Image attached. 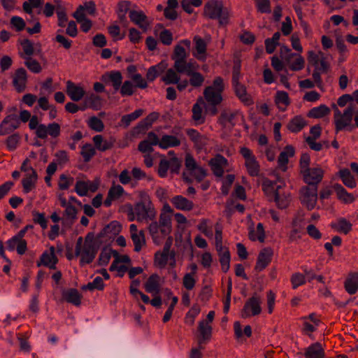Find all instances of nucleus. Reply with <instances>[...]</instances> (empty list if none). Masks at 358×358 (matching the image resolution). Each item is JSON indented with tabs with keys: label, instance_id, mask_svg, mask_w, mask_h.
<instances>
[{
	"label": "nucleus",
	"instance_id": "de8ad7c7",
	"mask_svg": "<svg viewBox=\"0 0 358 358\" xmlns=\"http://www.w3.org/2000/svg\"><path fill=\"white\" fill-rule=\"evenodd\" d=\"M301 220L298 219H294L292 222L293 229L291 230L289 239L290 241H296L297 240L301 238V234L303 230V226L300 224Z\"/></svg>",
	"mask_w": 358,
	"mask_h": 358
},
{
	"label": "nucleus",
	"instance_id": "052dcab7",
	"mask_svg": "<svg viewBox=\"0 0 358 358\" xmlns=\"http://www.w3.org/2000/svg\"><path fill=\"white\" fill-rule=\"evenodd\" d=\"M87 125L91 129L96 132H101L104 129V124L102 120L95 116L91 117L88 120Z\"/></svg>",
	"mask_w": 358,
	"mask_h": 358
},
{
	"label": "nucleus",
	"instance_id": "c85d7f7f",
	"mask_svg": "<svg viewBox=\"0 0 358 358\" xmlns=\"http://www.w3.org/2000/svg\"><path fill=\"white\" fill-rule=\"evenodd\" d=\"M6 246L8 250L10 251L16 249L17 252L20 255L24 254L27 249V241L18 239L15 236L6 242Z\"/></svg>",
	"mask_w": 358,
	"mask_h": 358
},
{
	"label": "nucleus",
	"instance_id": "e433bc0d",
	"mask_svg": "<svg viewBox=\"0 0 358 358\" xmlns=\"http://www.w3.org/2000/svg\"><path fill=\"white\" fill-rule=\"evenodd\" d=\"M198 330L200 333L201 339L199 343L201 344L203 341H209L212 334V327L207 321H201L199 323Z\"/></svg>",
	"mask_w": 358,
	"mask_h": 358
},
{
	"label": "nucleus",
	"instance_id": "7ed1b4c3",
	"mask_svg": "<svg viewBox=\"0 0 358 358\" xmlns=\"http://www.w3.org/2000/svg\"><path fill=\"white\" fill-rule=\"evenodd\" d=\"M203 15L211 20H218L221 25L228 23L229 13L219 0H210L204 6Z\"/></svg>",
	"mask_w": 358,
	"mask_h": 358
},
{
	"label": "nucleus",
	"instance_id": "f3484780",
	"mask_svg": "<svg viewBox=\"0 0 358 358\" xmlns=\"http://www.w3.org/2000/svg\"><path fill=\"white\" fill-rule=\"evenodd\" d=\"M159 114L157 112L150 113L145 118L138 122L133 129L134 135L144 134L152 126V124L159 118Z\"/></svg>",
	"mask_w": 358,
	"mask_h": 358
},
{
	"label": "nucleus",
	"instance_id": "c03bdc74",
	"mask_svg": "<svg viewBox=\"0 0 358 358\" xmlns=\"http://www.w3.org/2000/svg\"><path fill=\"white\" fill-rule=\"evenodd\" d=\"M249 238L255 241L258 240L259 242L263 243L265 239V231L264 226L262 223H258L256 230L251 229L249 231Z\"/></svg>",
	"mask_w": 358,
	"mask_h": 358
},
{
	"label": "nucleus",
	"instance_id": "423d86ee",
	"mask_svg": "<svg viewBox=\"0 0 358 358\" xmlns=\"http://www.w3.org/2000/svg\"><path fill=\"white\" fill-rule=\"evenodd\" d=\"M299 199L308 210L313 209L317 200V187L316 185L302 187L299 190Z\"/></svg>",
	"mask_w": 358,
	"mask_h": 358
},
{
	"label": "nucleus",
	"instance_id": "bb28decb",
	"mask_svg": "<svg viewBox=\"0 0 358 358\" xmlns=\"http://www.w3.org/2000/svg\"><path fill=\"white\" fill-rule=\"evenodd\" d=\"M331 227L338 233L348 234L352 229V224L345 217H339L331 222Z\"/></svg>",
	"mask_w": 358,
	"mask_h": 358
},
{
	"label": "nucleus",
	"instance_id": "69168bd1",
	"mask_svg": "<svg viewBox=\"0 0 358 358\" xmlns=\"http://www.w3.org/2000/svg\"><path fill=\"white\" fill-rule=\"evenodd\" d=\"M20 141V136L17 133L9 136L6 141L7 148L10 151L15 150L17 148Z\"/></svg>",
	"mask_w": 358,
	"mask_h": 358
},
{
	"label": "nucleus",
	"instance_id": "338daca9",
	"mask_svg": "<svg viewBox=\"0 0 358 358\" xmlns=\"http://www.w3.org/2000/svg\"><path fill=\"white\" fill-rule=\"evenodd\" d=\"M170 255L162 252H157L155 255V263L159 268H164L168 263Z\"/></svg>",
	"mask_w": 358,
	"mask_h": 358
},
{
	"label": "nucleus",
	"instance_id": "6e6552de",
	"mask_svg": "<svg viewBox=\"0 0 358 358\" xmlns=\"http://www.w3.org/2000/svg\"><path fill=\"white\" fill-rule=\"evenodd\" d=\"M261 303V298L257 294H255L245 303L241 310V317L248 318L259 315L262 312Z\"/></svg>",
	"mask_w": 358,
	"mask_h": 358
},
{
	"label": "nucleus",
	"instance_id": "f03ea898",
	"mask_svg": "<svg viewBox=\"0 0 358 358\" xmlns=\"http://www.w3.org/2000/svg\"><path fill=\"white\" fill-rule=\"evenodd\" d=\"M134 208L138 222L148 223L155 219L157 212L150 196L145 193L142 194L141 201L134 205Z\"/></svg>",
	"mask_w": 358,
	"mask_h": 358
},
{
	"label": "nucleus",
	"instance_id": "864d4df0",
	"mask_svg": "<svg viewBox=\"0 0 358 358\" xmlns=\"http://www.w3.org/2000/svg\"><path fill=\"white\" fill-rule=\"evenodd\" d=\"M121 225L119 222L116 221L111 222L106 227L103 228L102 231L101 232V236L102 235H116L121 231Z\"/></svg>",
	"mask_w": 358,
	"mask_h": 358
},
{
	"label": "nucleus",
	"instance_id": "58836bf2",
	"mask_svg": "<svg viewBox=\"0 0 358 358\" xmlns=\"http://www.w3.org/2000/svg\"><path fill=\"white\" fill-rule=\"evenodd\" d=\"M166 68V64L164 62H160L155 66H150L146 73V79L152 82L155 78L162 73L164 71Z\"/></svg>",
	"mask_w": 358,
	"mask_h": 358
},
{
	"label": "nucleus",
	"instance_id": "20e7f679",
	"mask_svg": "<svg viewBox=\"0 0 358 358\" xmlns=\"http://www.w3.org/2000/svg\"><path fill=\"white\" fill-rule=\"evenodd\" d=\"M354 113L355 106L352 104L349 105L343 113L336 107L334 120L336 133L344 129L351 131L354 128L352 124Z\"/></svg>",
	"mask_w": 358,
	"mask_h": 358
},
{
	"label": "nucleus",
	"instance_id": "f704fd0d",
	"mask_svg": "<svg viewBox=\"0 0 358 358\" xmlns=\"http://www.w3.org/2000/svg\"><path fill=\"white\" fill-rule=\"evenodd\" d=\"M345 290L350 294H355L358 290V272L351 273L345 281Z\"/></svg>",
	"mask_w": 358,
	"mask_h": 358
},
{
	"label": "nucleus",
	"instance_id": "8fccbe9b",
	"mask_svg": "<svg viewBox=\"0 0 358 358\" xmlns=\"http://www.w3.org/2000/svg\"><path fill=\"white\" fill-rule=\"evenodd\" d=\"M339 175L343 184L346 187L350 188H354L356 187L355 180L348 169H345L341 170L339 171Z\"/></svg>",
	"mask_w": 358,
	"mask_h": 358
},
{
	"label": "nucleus",
	"instance_id": "6e6d98bb",
	"mask_svg": "<svg viewBox=\"0 0 358 358\" xmlns=\"http://www.w3.org/2000/svg\"><path fill=\"white\" fill-rule=\"evenodd\" d=\"M188 76H189V85L196 88L202 86L205 80L204 76L198 71H195Z\"/></svg>",
	"mask_w": 358,
	"mask_h": 358
},
{
	"label": "nucleus",
	"instance_id": "4d7b16f0",
	"mask_svg": "<svg viewBox=\"0 0 358 358\" xmlns=\"http://www.w3.org/2000/svg\"><path fill=\"white\" fill-rule=\"evenodd\" d=\"M143 113V109H138L134 111L133 113L123 115L121 118V122L125 127H128L131 122L138 119L140 116H141Z\"/></svg>",
	"mask_w": 358,
	"mask_h": 358
},
{
	"label": "nucleus",
	"instance_id": "79ce46f5",
	"mask_svg": "<svg viewBox=\"0 0 358 358\" xmlns=\"http://www.w3.org/2000/svg\"><path fill=\"white\" fill-rule=\"evenodd\" d=\"M306 125V121L301 116L292 118L287 124L288 129L292 132H299Z\"/></svg>",
	"mask_w": 358,
	"mask_h": 358
},
{
	"label": "nucleus",
	"instance_id": "a878e982",
	"mask_svg": "<svg viewBox=\"0 0 358 358\" xmlns=\"http://www.w3.org/2000/svg\"><path fill=\"white\" fill-rule=\"evenodd\" d=\"M57 263V258L55 253V248L50 247V252H45L41 257L40 262H37V266H41V264L49 267L50 268H55Z\"/></svg>",
	"mask_w": 358,
	"mask_h": 358
},
{
	"label": "nucleus",
	"instance_id": "cd10ccee",
	"mask_svg": "<svg viewBox=\"0 0 358 358\" xmlns=\"http://www.w3.org/2000/svg\"><path fill=\"white\" fill-rule=\"evenodd\" d=\"M62 298L66 302L78 306L81 303L82 295L74 288L64 289L62 291Z\"/></svg>",
	"mask_w": 358,
	"mask_h": 358
},
{
	"label": "nucleus",
	"instance_id": "37998d69",
	"mask_svg": "<svg viewBox=\"0 0 358 358\" xmlns=\"http://www.w3.org/2000/svg\"><path fill=\"white\" fill-rule=\"evenodd\" d=\"M186 134L190 138V140L194 142V143L198 146H202L206 144V138L201 135L198 131L194 129H187L186 130Z\"/></svg>",
	"mask_w": 358,
	"mask_h": 358
},
{
	"label": "nucleus",
	"instance_id": "4468645a",
	"mask_svg": "<svg viewBox=\"0 0 358 358\" xmlns=\"http://www.w3.org/2000/svg\"><path fill=\"white\" fill-rule=\"evenodd\" d=\"M61 127L57 122L50 123L48 125L41 124L36 132V136L41 139H45L48 136L57 138L60 135Z\"/></svg>",
	"mask_w": 358,
	"mask_h": 358
},
{
	"label": "nucleus",
	"instance_id": "bf43d9fd",
	"mask_svg": "<svg viewBox=\"0 0 358 358\" xmlns=\"http://www.w3.org/2000/svg\"><path fill=\"white\" fill-rule=\"evenodd\" d=\"M20 45L22 48L23 52L20 54L24 57H31L34 54V48L32 42L29 39H24L20 41Z\"/></svg>",
	"mask_w": 358,
	"mask_h": 358
},
{
	"label": "nucleus",
	"instance_id": "412c9836",
	"mask_svg": "<svg viewBox=\"0 0 358 358\" xmlns=\"http://www.w3.org/2000/svg\"><path fill=\"white\" fill-rule=\"evenodd\" d=\"M129 17L132 22L138 26L143 31H146L148 29L150 23L143 11L131 10L129 13Z\"/></svg>",
	"mask_w": 358,
	"mask_h": 358
},
{
	"label": "nucleus",
	"instance_id": "4be33fe9",
	"mask_svg": "<svg viewBox=\"0 0 358 358\" xmlns=\"http://www.w3.org/2000/svg\"><path fill=\"white\" fill-rule=\"evenodd\" d=\"M195 45V52L193 55L199 60L205 61L206 59L207 43L199 36H195L193 38Z\"/></svg>",
	"mask_w": 358,
	"mask_h": 358
},
{
	"label": "nucleus",
	"instance_id": "ddd939ff",
	"mask_svg": "<svg viewBox=\"0 0 358 358\" xmlns=\"http://www.w3.org/2000/svg\"><path fill=\"white\" fill-rule=\"evenodd\" d=\"M20 125V121L16 115H7L0 124V136L10 134L17 129Z\"/></svg>",
	"mask_w": 358,
	"mask_h": 358
},
{
	"label": "nucleus",
	"instance_id": "473e14b6",
	"mask_svg": "<svg viewBox=\"0 0 358 358\" xmlns=\"http://www.w3.org/2000/svg\"><path fill=\"white\" fill-rule=\"evenodd\" d=\"M96 149L101 152L110 150L115 143V140H105L101 135H96L92 138Z\"/></svg>",
	"mask_w": 358,
	"mask_h": 358
},
{
	"label": "nucleus",
	"instance_id": "5fc2aeb1",
	"mask_svg": "<svg viewBox=\"0 0 358 358\" xmlns=\"http://www.w3.org/2000/svg\"><path fill=\"white\" fill-rule=\"evenodd\" d=\"M96 148L90 143H87L82 147L80 155L83 157L85 162H88L96 154Z\"/></svg>",
	"mask_w": 358,
	"mask_h": 358
},
{
	"label": "nucleus",
	"instance_id": "603ef678",
	"mask_svg": "<svg viewBox=\"0 0 358 358\" xmlns=\"http://www.w3.org/2000/svg\"><path fill=\"white\" fill-rule=\"evenodd\" d=\"M245 165L250 176H257L259 173V165L255 157L245 162Z\"/></svg>",
	"mask_w": 358,
	"mask_h": 358
},
{
	"label": "nucleus",
	"instance_id": "aec40b11",
	"mask_svg": "<svg viewBox=\"0 0 358 358\" xmlns=\"http://www.w3.org/2000/svg\"><path fill=\"white\" fill-rule=\"evenodd\" d=\"M66 84V94L72 101H79L83 98L85 92L83 87L75 84L71 80H68Z\"/></svg>",
	"mask_w": 358,
	"mask_h": 358
},
{
	"label": "nucleus",
	"instance_id": "c756f323",
	"mask_svg": "<svg viewBox=\"0 0 358 358\" xmlns=\"http://www.w3.org/2000/svg\"><path fill=\"white\" fill-rule=\"evenodd\" d=\"M304 357L305 358H324V350L320 343H315L306 348Z\"/></svg>",
	"mask_w": 358,
	"mask_h": 358
},
{
	"label": "nucleus",
	"instance_id": "680f3d73",
	"mask_svg": "<svg viewBox=\"0 0 358 358\" xmlns=\"http://www.w3.org/2000/svg\"><path fill=\"white\" fill-rule=\"evenodd\" d=\"M296 57L294 62H292V59H290V62H287L289 64V68L291 70L297 71L303 69L305 65V60L303 57L298 54H295L294 57Z\"/></svg>",
	"mask_w": 358,
	"mask_h": 358
},
{
	"label": "nucleus",
	"instance_id": "9b49d317",
	"mask_svg": "<svg viewBox=\"0 0 358 358\" xmlns=\"http://www.w3.org/2000/svg\"><path fill=\"white\" fill-rule=\"evenodd\" d=\"M303 180L308 185H316L322 181L324 171L320 167L309 168L301 173Z\"/></svg>",
	"mask_w": 358,
	"mask_h": 358
},
{
	"label": "nucleus",
	"instance_id": "2f4dec72",
	"mask_svg": "<svg viewBox=\"0 0 358 358\" xmlns=\"http://www.w3.org/2000/svg\"><path fill=\"white\" fill-rule=\"evenodd\" d=\"M37 179L38 176L36 171L26 173L22 180L23 192L27 194L33 190L36 187Z\"/></svg>",
	"mask_w": 358,
	"mask_h": 358
},
{
	"label": "nucleus",
	"instance_id": "6ab92c4d",
	"mask_svg": "<svg viewBox=\"0 0 358 358\" xmlns=\"http://www.w3.org/2000/svg\"><path fill=\"white\" fill-rule=\"evenodd\" d=\"M273 252L271 248H264L259 253L255 269L262 271L270 264Z\"/></svg>",
	"mask_w": 358,
	"mask_h": 358
},
{
	"label": "nucleus",
	"instance_id": "f257e3e1",
	"mask_svg": "<svg viewBox=\"0 0 358 358\" xmlns=\"http://www.w3.org/2000/svg\"><path fill=\"white\" fill-rule=\"evenodd\" d=\"M264 192L273 198L277 206L280 209L286 208L291 201V194L285 189V185H278L269 180L263 183Z\"/></svg>",
	"mask_w": 358,
	"mask_h": 358
},
{
	"label": "nucleus",
	"instance_id": "1a4fd4ad",
	"mask_svg": "<svg viewBox=\"0 0 358 358\" xmlns=\"http://www.w3.org/2000/svg\"><path fill=\"white\" fill-rule=\"evenodd\" d=\"M239 112L229 108H223L218 117L217 122L224 128L232 129L237 121Z\"/></svg>",
	"mask_w": 358,
	"mask_h": 358
},
{
	"label": "nucleus",
	"instance_id": "09e8293b",
	"mask_svg": "<svg viewBox=\"0 0 358 358\" xmlns=\"http://www.w3.org/2000/svg\"><path fill=\"white\" fill-rule=\"evenodd\" d=\"M330 113V109L326 105H320L309 110L308 116L313 118H321Z\"/></svg>",
	"mask_w": 358,
	"mask_h": 358
},
{
	"label": "nucleus",
	"instance_id": "dca6fc26",
	"mask_svg": "<svg viewBox=\"0 0 358 358\" xmlns=\"http://www.w3.org/2000/svg\"><path fill=\"white\" fill-rule=\"evenodd\" d=\"M213 174L216 177L221 178L224 175V170L228 165L227 159L221 155H217L210 159L208 163Z\"/></svg>",
	"mask_w": 358,
	"mask_h": 358
},
{
	"label": "nucleus",
	"instance_id": "a19ab883",
	"mask_svg": "<svg viewBox=\"0 0 358 358\" xmlns=\"http://www.w3.org/2000/svg\"><path fill=\"white\" fill-rule=\"evenodd\" d=\"M217 251L218 252L222 270L226 273L228 271L230 266L229 251L227 248H223L222 250H217Z\"/></svg>",
	"mask_w": 358,
	"mask_h": 358
},
{
	"label": "nucleus",
	"instance_id": "2eb2a0df",
	"mask_svg": "<svg viewBox=\"0 0 358 358\" xmlns=\"http://www.w3.org/2000/svg\"><path fill=\"white\" fill-rule=\"evenodd\" d=\"M122 73L118 71H111L103 74L101 77V80L106 85H112L115 92H117L122 83Z\"/></svg>",
	"mask_w": 358,
	"mask_h": 358
},
{
	"label": "nucleus",
	"instance_id": "4c0bfd02",
	"mask_svg": "<svg viewBox=\"0 0 358 358\" xmlns=\"http://www.w3.org/2000/svg\"><path fill=\"white\" fill-rule=\"evenodd\" d=\"M334 188L336 192L338 199L345 203H351L355 201L353 194L348 193L345 189L339 184H335Z\"/></svg>",
	"mask_w": 358,
	"mask_h": 358
},
{
	"label": "nucleus",
	"instance_id": "e2e57ef3",
	"mask_svg": "<svg viewBox=\"0 0 358 358\" xmlns=\"http://www.w3.org/2000/svg\"><path fill=\"white\" fill-rule=\"evenodd\" d=\"M192 119L197 123V124H202L205 121V117L202 115V108L201 106L198 103H196L193 105L192 107Z\"/></svg>",
	"mask_w": 358,
	"mask_h": 358
},
{
	"label": "nucleus",
	"instance_id": "c9c22d12",
	"mask_svg": "<svg viewBox=\"0 0 358 358\" xmlns=\"http://www.w3.org/2000/svg\"><path fill=\"white\" fill-rule=\"evenodd\" d=\"M77 213L78 210L73 205L71 204L66 207L62 217L63 224H73L77 219Z\"/></svg>",
	"mask_w": 358,
	"mask_h": 358
},
{
	"label": "nucleus",
	"instance_id": "5701e85b",
	"mask_svg": "<svg viewBox=\"0 0 358 358\" xmlns=\"http://www.w3.org/2000/svg\"><path fill=\"white\" fill-rule=\"evenodd\" d=\"M294 153L295 150L294 147L290 145H286L284 150L280 153L278 158V166L281 171H286L289 158L292 157Z\"/></svg>",
	"mask_w": 358,
	"mask_h": 358
},
{
	"label": "nucleus",
	"instance_id": "39448f33",
	"mask_svg": "<svg viewBox=\"0 0 358 358\" xmlns=\"http://www.w3.org/2000/svg\"><path fill=\"white\" fill-rule=\"evenodd\" d=\"M224 88L223 79L221 77H216L213 85L205 88L203 96L209 105H219L222 103Z\"/></svg>",
	"mask_w": 358,
	"mask_h": 358
},
{
	"label": "nucleus",
	"instance_id": "13d9d810",
	"mask_svg": "<svg viewBox=\"0 0 358 358\" xmlns=\"http://www.w3.org/2000/svg\"><path fill=\"white\" fill-rule=\"evenodd\" d=\"M104 288V283L103 279L100 276L96 277L91 282L87 283L86 285L82 287L83 289H88L92 291L94 289L103 290Z\"/></svg>",
	"mask_w": 358,
	"mask_h": 358
},
{
	"label": "nucleus",
	"instance_id": "b1692460",
	"mask_svg": "<svg viewBox=\"0 0 358 358\" xmlns=\"http://www.w3.org/2000/svg\"><path fill=\"white\" fill-rule=\"evenodd\" d=\"M160 280L159 275L156 273L152 274L144 284L145 291L153 295L159 294L161 287Z\"/></svg>",
	"mask_w": 358,
	"mask_h": 358
},
{
	"label": "nucleus",
	"instance_id": "ea45409f",
	"mask_svg": "<svg viewBox=\"0 0 358 358\" xmlns=\"http://www.w3.org/2000/svg\"><path fill=\"white\" fill-rule=\"evenodd\" d=\"M180 140L171 135H164L160 139L159 147L162 149L177 147L180 145Z\"/></svg>",
	"mask_w": 358,
	"mask_h": 358
},
{
	"label": "nucleus",
	"instance_id": "0eeeda50",
	"mask_svg": "<svg viewBox=\"0 0 358 358\" xmlns=\"http://www.w3.org/2000/svg\"><path fill=\"white\" fill-rule=\"evenodd\" d=\"M185 166L189 173L200 182L207 176V171L201 166L190 154H187L185 159Z\"/></svg>",
	"mask_w": 358,
	"mask_h": 358
},
{
	"label": "nucleus",
	"instance_id": "393cba45",
	"mask_svg": "<svg viewBox=\"0 0 358 358\" xmlns=\"http://www.w3.org/2000/svg\"><path fill=\"white\" fill-rule=\"evenodd\" d=\"M171 203L176 209L182 211H189L194 208V203L181 195L173 196Z\"/></svg>",
	"mask_w": 358,
	"mask_h": 358
},
{
	"label": "nucleus",
	"instance_id": "49530a36",
	"mask_svg": "<svg viewBox=\"0 0 358 358\" xmlns=\"http://www.w3.org/2000/svg\"><path fill=\"white\" fill-rule=\"evenodd\" d=\"M178 73L175 69H169L162 80L166 85L176 84L180 79Z\"/></svg>",
	"mask_w": 358,
	"mask_h": 358
},
{
	"label": "nucleus",
	"instance_id": "9d476101",
	"mask_svg": "<svg viewBox=\"0 0 358 358\" xmlns=\"http://www.w3.org/2000/svg\"><path fill=\"white\" fill-rule=\"evenodd\" d=\"M12 84L15 91L22 93L27 88L28 77L27 71L24 68L16 69L11 75Z\"/></svg>",
	"mask_w": 358,
	"mask_h": 358
},
{
	"label": "nucleus",
	"instance_id": "a18cd8bd",
	"mask_svg": "<svg viewBox=\"0 0 358 358\" xmlns=\"http://www.w3.org/2000/svg\"><path fill=\"white\" fill-rule=\"evenodd\" d=\"M275 102L280 110H285L289 104L288 94L283 91L278 92L275 96Z\"/></svg>",
	"mask_w": 358,
	"mask_h": 358
},
{
	"label": "nucleus",
	"instance_id": "f8f14e48",
	"mask_svg": "<svg viewBox=\"0 0 358 358\" xmlns=\"http://www.w3.org/2000/svg\"><path fill=\"white\" fill-rule=\"evenodd\" d=\"M97 250L94 245H84L82 248L78 249L75 251L76 257H80V264L84 266L87 264H90L94 259Z\"/></svg>",
	"mask_w": 358,
	"mask_h": 358
},
{
	"label": "nucleus",
	"instance_id": "7c9ffc66",
	"mask_svg": "<svg viewBox=\"0 0 358 358\" xmlns=\"http://www.w3.org/2000/svg\"><path fill=\"white\" fill-rule=\"evenodd\" d=\"M183 45L189 48L191 41L188 39L180 41L174 48L173 53L171 55L172 60L175 61L179 59H187V52Z\"/></svg>",
	"mask_w": 358,
	"mask_h": 358
},
{
	"label": "nucleus",
	"instance_id": "a211bd4d",
	"mask_svg": "<svg viewBox=\"0 0 358 358\" xmlns=\"http://www.w3.org/2000/svg\"><path fill=\"white\" fill-rule=\"evenodd\" d=\"M130 236L134 245V251L140 252L142 248L145 245L144 232L138 231L137 226L132 224L129 227Z\"/></svg>",
	"mask_w": 358,
	"mask_h": 358
},
{
	"label": "nucleus",
	"instance_id": "0e129e2a",
	"mask_svg": "<svg viewBox=\"0 0 358 358\" xmlns=\"http://www.w3.org/2000/svg\"><path fill=\"white\" fill-rule=\"evenodd\" d=\"M134 85L132 83L131 80H125L123 83H122L121 87L120 88V92L122 96H131L134 93L135 89Z\"/></svg>",
	"mask_w": 358,
	"mask_h": 358
},
{
	"label": "nucleus",
	"instance_id": "3c124183",
	"mask_svg": "<svg viewBox=\"0 0 358 358\" xmlns=\"http://www.w3.org/2000/svg\"><path fill=\"white\" fill-rule=\"evenodd\" d=\"M22 58L25 59L24 65L30 71L34 73H39L42 71V67L40 63L36 59L31 58V57H24L22 55Z\"/></svg>",
	"mask_w": 358,
	"mask_h": 358
},
{
	"label": "nucleus",
	"instance_id": "774afa93",
	"mask_svg": "<svg viewBox=\"0 0 358 358\" xmlns=\"http://www.w3.org/2000/svg\"><path fill=\"white\" fill-rule=\"evenodd\" d=\"M131 80L134 83L135 87L145 89L148 87L146 80L140 73H134L131 76Z\"/></svg>",
	"mask_w": 358,
	"mask_h": 358
},
{
	"label": "nucleus",
	"instance_id": "72a5a7b5",
	"mask_svg": "<svg viewBox=\"0 0 358 358\" xmlns=\"http://www.w3.org/2000/svg\"><path fill=\"white\" fill-rule=\"evenodd\" d=\"M233 86L234 88L236 95L239 98V99L243 103L248 106L252 105L253 103L252 99L249 94H248L246 89L244 85L238 83L233 84Z\"/></svg>",
	"mask_w": 358,
	"mask_h": 358
}]
</instances>
